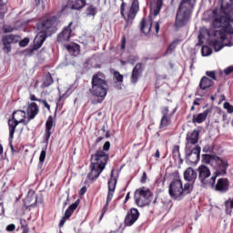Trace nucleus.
<instances>
[{"instance_id": "nucleus-53", "label": "nucleus", "mask_w": 233, "mask_h": 233, "mask_svg": "<svg viewBox=\"0 0 233 233\" xmlns=\"http://www.w3.org/2000/svg\"><path fill=\"white\" fill-rule=\"evenodd\" d=\"M86 193V187H83L80 189L79 194H80V196H84Z\"/></svg>"}, {"instance_id": "nucleus-64", "label": "nucleus", "mask_w": 233, "mask_h": 233, "mask_svg": "<svg viewBox=\"0 0 233 233\" xmlns=\"http://www.w3.org/2000/svg\"><path fill=\"white\" fill-rule=\"evenodd\" d=\"M22 233H28V228H24Z\"/></svg>"}, {"instance_id": "nucleus-60", "label": "nucleus", "mask_w": 233, "mask_h": 233, "mask_svg": "<svg viewBox=\"0 0 233 233\" xmlns=\"http://www.w3.org/2000/svg\"><path fill=\"white\" fill-rule=\"evenodd\" d=\"M3 156V146L0 144V159Z\"/></svg>"}, {"instance_id": "nucleus-20", "label": "nucleus", "mask_w": 233, "mask_h": 233, "mask_svg": "<svg viewBox=\"0 0 233 233\" xmlns=\"http://www.w3.org/2000/svg\"><path fill=\"white\" fill-rule=\"evenodd\" d=\"M199 139V132L194 130L193 132L187 134V144L186 146V148H190V145H196Z\"/></svg>"}, {"instance_id": "nucleus-17", "label": "nucleus", "mask_w": 233, "mask_h": 233, "mask_svg": "<svg viewBox=\"0 0 233 233\" xmlns=\"http://www.w3.org/2000/svg\"><path fill=\"white\" fill-rule=\"evenodd\" d=\"M228 187L229 182L228 178H219L215 186V190L225 194V192H228Z\"/></svg>"}, {"instance_id": "nucleus-16", "label": "nucleus", "mask_w": 233, "mask_h": 233, "mask_svg": "<svg viewBox=\"0 0 233 233\" xmlns=\"http://www.w3.org/2000/svg\"><path fill=\"white\" fill-rule=\"evenodd\" d=\"M70 26H72V22L58 35V43H66V41H69L70 35H72V28Z\"/></svg>"}, {"instance_id": "nucleus-30", "label": "nucleus", "mask_w": 233, "mask_h": 233, "mask_svg": "<svg viewBox=\"0 0 233 233\" xmlns=\"http://www.w3.org/2000/svg\"><path fill=\"white\" fill-rule=\"evenodd\" d=\"M139 70H141V64H137L132 72L131 76V83H137V79H139Z\"/></svg>"}, {"instance_id": "nucleus-42", "label": "nucleus", "mask_w": 233, "mask_h": 233, "mask_svg": "<svg viewBox=\"0 0 233 233\" xmlns=\"http://www.w3.org/2000/svg\"><path fill=\"white\" fill-rule=\"evenodd\" d=\"M3 32L4 34H10V32H14V27H12L11 25H4Z\"/></svg>"}, {"instance_id": "nucleus-43", "label": "nucleus", "mask_w": 233, "mask_h": 233, "mask_svg": "<svg viewBox=\"0 0 233 233\" xmlns=\"http://www.w3.org/2000/svg\"><path fill=\"white\" fill-rule=\"evenodd\" d=\"M206 75L208 77H211V79L216 80V71H207Z\"/></svg>"}, {"instance_id": "nucleus-24", "label": "nucleus", "mask_w": 233, "mask_h": 233, "mask_svg": "<svg viewBox=\"0 0 233 233\" xmlns=\"http://www.w3.org/2000/svg\"><path fill=\"white\" fill-rule=\"evenodd\" d=\"M138 8H139V2L137 0H133L131 8L127 15L128 21H130V19L132 20L136 17V14H137Z\"/></svg>"}, {"instance_id": "nucleus-23", "label": "nucleus", "mask_w": 233, "mask_h": 233, "mask_svg": "<svg viewBox=\"0 0 233 233\" xmlns=\"http://www.w3.org/2000/svg\"><path fill=\"white\" fill-rule=\"evenodd\" d=\"M54 127V119L52 116H48L46 122V139L48 141L50 139V136H52V127Z\"/></svg>"}, {"instance_id": "nucleus-45", "label": "nucleus", "mask_w": 233, "mask_h": 233, "mask_svg": "<svg viewBox=\"0 0 233 233\" xmlns=\"http://www.w3.org/2000/svg\"><path fill=\"white\" fill-rule=\"evenodd\" d=\"M174 50H176V43H173L168 46L167 54H171V52H174Z\"/></svg>"}, {"instance_id": "nucleus-41", "label": "nucleus", "mask_w": 233, "mask_h": 233, "mask_svg": "<svg viewBox=\"0 0 233 233\" xmlns=\"http://www.w3.org/2000/svg\"><path fill=\"white\" fill-rule=\"evenodd\" d=\"M114 77L118 81V83H123V75H120L119 72L116 71L114 73Z\"/></svg>"}, {"instance_id": "nucleus-12", "label": "nucleus", "mask_w": 233, "mask_h": 233, "mask_svg": "<svg viewBox=\"0 0 233 233\" xmlns=\"http://www.w3.org/2000/svg\"><path fill=\"white\" fill-rule=\"evenodd\" d=\"M186 156L189 163H198L201 156V147L198 146L193 149H190V147H186Z\"/></svg>"}, {"instance_id": "nucleus-51", "label": "nucleus", "mask_w": 233, "mask_h": 233, "mask_svg": "<svg viewBox=\"0 0 233 233\" xmlns=\"http://www.w3.org/2000/svg\"><path fill=\"white\" fill-rule=\"evenodd\" d=\"M203 37H204L203 31H200L198 35V41L199 43H201V45H203Z\"/></svg>"}, {"instance_id": "nucleus-63", "label": "nucleus", "mask_w": 233, "mask_h": 233, "mask_svg": "<svg viewBox=\"0 0 233 233\" xmlns=\"http://www.w3.org/2000/svg\"><path fill=\"white\" fill-rule=\"evenodd\" d=\"M100 141H103V137H99L97 139H96V143H100Z\"/></svg>"}, {"instance_id": "nucleus-14", "label": "nucleus", "mask_w": 233, "mask_h": 233, "mask_svg": "<svg viewBox=\"0 0 233 233\" xmlns=\"http://www.w3.org/2000/svg\"><path fill=\"white\" fill-rule=\"evenodd\" d=\"M139 218V211L137 208H132L130 212L127 213L125 218V223L127 227H132Z\"/></svg>"}, {"instance_id": "nucleus-49", "label": "nucleus", "mask_w": 233, "mask_h": 233, "mask_svg": "<svg viewBox=\"0 0 233 233\" xmlns=\"http://www.w3.org/2000/svg\"><path fill=\"white\" fill-rule=\"evenodd\" d=\"M163 117H168V107H164L162 109Z\"/></svg>"}, {"instance_id": "nucleus-54", "label": "nucleus", "mask_w": 233, "mask_h": 233, "mask_svg": "<svg viewBox=\"0 0 233 233\" xmlns=\"http://www.w3.org/2000/svg\"><path fill=\"white\" fill-rule=\"evenodd\" d=\"M42 103L44 104L46 108H47V110H50V105H48V103L46 101L43 100Z\"/></svg>"}, {"instance_id": "nucleus-39", "label": "nucleus", "mask_w": 233, "mask_h": 233, "mask_svg": "<svg viewBox=\"0 0 233 233\" xmlns=\"http://www.w3.org/2000/svg\"><path fill=\"white\" fill-rule=\"evenodd\" d=\"M67 49L69 52H73V54H79V46L75 45V46H68Z\"/></svg>"}, {"instance_id": "nucleus-40", "label": "nucleus", "mask_w": 233, "mask_h": 233, "mask_svg": "<svg viewBox=\"0 0 233 233\" xmlns=\"http://www.w3.org/2000/svg\"><path fill=\"white\" fill-rule=\"evenodd\" d=\"M224 108H226V110L228 112V114L233 113V106H232V105H230V103H228V102L224 103Z\"/></svg>"}, {"instance_id": "nucleus-7", "label": "nucleus", "mask_w": 233, "mask_h": 233, "mask_svg": "<svg viewBox=\"0 0 233 233\" xmlns=\"http://www.w3.org/2000/svg\"><path fill=\"white\" fill-rule=\"evenodd\" d=\"M198 179L203 187H214L216 184V179L218 177V173L210 177V168L208 167L202 165L198 167Z\"/></svg>"}, {"instance_id": "nucleus-38", "label": "nucleus", "mask_w": 233, "mask_h": 233, "mask_svg": "<svg viewBox=\"0 0 233 233\" xmlns=\"http://www.w3.org/2000/svg\"><path fill=\"white\" fill-rule=\"evenodd\" d=\"M225 207H226V212L227 214H230V212H232V210H230L231 208H233L232 207V202H231V198L228 199L225 202Z\"/></svg>"}, {"instance_id": "nucleus-4", "label": "nucleus", "mask_w": 233, "mask_h": 233, "mask_svg": "<svg viewBox=\"0 0 233 233\" xmlns=\"http://www.w3.org/2000/svg\"><path fill=\"white\" fill-rule=\"evenodd\" d=\"M106 163H108V154L103 150L96 151V153L91 157V171L87 175L88 178L91 179V181L97 179L101 175V172L105 170Z\"/></svg>"}, {"instance_id": "nucleus-62", "label": "nucleus", "mask_w": 233, "mask_h": 233, "mask_svg": "<svg viewBox=\"0 0 233 233\" xmlns=\"http://www.w3.org/2000/svg\"><path fill=\"white\" fill-rule=\"evenodd\" d=\"M168 205H170V203L167 202V205L164 207L165 210H168Z\"/></svg>"}, {"instance_id": "nucleus-34", "label": "nucleus", "mask_w": 233, "mask_h": 233, "mask_svg": "<svg viewBox=\"0 0 233 233\" xmlns=\"http://www.w3.org/2000/svg\"><path fill=\"white\" fill-rule=\"evenodd\" d=\"M54 83V80L52 79V76L47 75L46 78L44 79V82L42 84L43 88H46V86H50Z\"/></svg>"}, {"instance_id": "nucleus-58", "label": "nucleus", "mask_w": 233, "mask_h": 233, "mask_svg": "<svg viewBox=\"0 0 233 233\" xmlns=\"http://www.w3.org/2000/svg\"><path fill=\"white\" fill-rule=\"evenodd\" d=\"M128 199H130V193L127 194L125 203H127V201H128Z\"/></svg>"}, {"instance_id": "nucleus-36", "label": "nucleus", "mask_w": 233, "mask_h": 233, "mask_svg": "<svg viewBox=\"0 0 233 233\" xmlns=\"http://www.w3.org/2000/svg\"><path fill=\"white\" fill-rule=\"evenodd\" d=\"M170 125V117L163 116L160 121V128H165V127H168Z\"/></svg>"}, {"instance_id": "nucleus-61", "label": "nucleus", "mask_w": 233, "mask_h": 233, "mask_svg": "<svg viewBox=\"0 0 233 233\" xmlns=\"http://www.w3.org/2000/svg\"><path fill=\"white\" fill-rule=\"evenodd\" d=\"M193 105H194V106L199 105V99H196V100L193 102Z\"/></svg>"}, {"instance_id": "nucleus-35", "label": "nucleus", "mask_w": 233, "mask_h": 233, "mask_svg": "<svg viewBox=\"0 0 233 233\" xmlns=\"http://www.w3.org/2000/svg\"><path fill=\"white\" fill-rule=\"evenodd\" d=\"M201 52L204 57H207L212 55V49L207 46H202Z\"/></svg>"}, {"instance_id": "nucleus-37", "label": "nucleus", "mask_w": 233, "mask_h": 233, "mask_svg": "<svg viewBox=\"0 0 233 233\" xmlns=\"http://www.w3.org/2000/svg\"><path fill=\"white\" fill-rule=\"evenodd\" d=\"M46 158V150H42L39 157V167H43V163H45V159Z\"/></svg>"}, {"instance_id": "nucleus-48", "label": "nucleus", "mask_w": 233, "mask_h": 233, "mask_svg": "<svg viewBox=\"0 0 233 233\" xmlns=\"http://www.w3.org/2000/svg\"><path fill=\"white\" fill-rule=\"evenodd\" d=\"M7 232H13V230H15V225L10 224L6 227Z\"/></svg>"}, {"instance_id": "nucleus-9", "label": "nucleus", "mask_w": 233, "mask_h": 233, "mask_svg": "<svg viewBox=\"0 0 233 233\" xmlns=\"http://www.w3.org/2000/svg\"><path fill=\"white\" fill-rule=\"evenodd\" d=\"M190 15H192V11L188 9H185L183 7H178V11L176 16L175 25L177 28H181V26H185L190 19Z\"/></svg>"}, {"instance_id": "nucleus-27", "label": "nucleus", "mask_w": 233, "mask_h": 233, "mask_svg": "<svg viewBox=\"0 0 233 233\" xmlns=\"http://www.w3.org/2000/svg\"><path fill=\"white\" fill-rule=\"evenodd\" d=\"M194 5H196V0H182L179 7L192 12L194 10Z\"/></svg>"}, {"instance_id": "nucleus-46", "label": "nucleus", "mask_w": 233, "mask_h": 233, "mask_svg": "<svg viewBox=\"0 0 233 233\" xmlns=\"http://www.w3.org/2000/svg\"><path fill=\"white\" fill-rule=\"evenodd\" d=\"M28 43H30V39L28 38H24L22 41H20L19 45L20 46H26V45H28Z\"/></svg>"}, {"instance_id": "nucleus-47", "label": "nucleus", "mask_w": 233, "mask_h": 233, "mask_svg": "<svg viewBox=\"0 0 233 233\" xmlns=\"http://www.w3.org/2000/svg\"><path fill=\"white\" fill-rule=\"evenodd\" d=\"M103 150H105L106 152H108V150H110V142L106 141L104 146H103Z\"/></svg>"}, {"instance_id": "nucleus-8", "label": "nucleus", "mask_w": 233, "mask_h": 233, "mask_svg": "<svg viewBox=\"0 0 233 233\" xmlns=\"http://www.w3.org/2000/svg\"><path fill=\"white\" fill-rule=\"evenodd\" d=\"M135 201L137 207H147L152 201V192L147 187L135 191Z\"/></svg>"}, {"instance_id": "nucleus-11", "label": "nucleus", "mask_w": 233, "mask_h": 233, "mask_svg": "<svg viewBox=\"0 0 233 233\" xmlns=\"http://www.w3.org/2000/svg\"><path fill=\"white\" fill-rule=\"evenodd\" d=\"M2 43L4 45L3 50L5 54H10L12 52V45L19 43V35H7L2 37Z\"/></svg>"}, {"instance_id": "nucleus-18", "label": "nucleus", "mask_w": 233, "mask_h": 233, "mask_svg": "<svg viewBox=\"0 0 233 233\" xmlns=\"http://www.w3.org/2000/svg\"><path fill=\"white\" fill-rule=\"evenodd\" d=\"M77 207H79V200H76L75 203H73L69 207V208L66 209V211L65 213V218H62L59 222V227H63L65 225V222L66 221V219H68V218H70L72 216V214L74 213V210H76V208H77Z\"/></svg>"}, {"instance_id": "nucleus-50", "label": "nucleus", "mask_w": 233, "mask_h": 233, "mask_svg": "<svg viewBox=\"0 0 233 233\" xmlns=\"http://www.w3.org/2000/svg\"><path fill=\"white\" fill-rule=\"evenodd\" d=\"M127 46V38L125 36L122 37V44H121V48L122 50H125Z\"/></svg>"}, {"instance_id": "nucleus-44", "label": "nucleus", "mask_w": 233, "mask_h": 233, "mask_svg": "<svg viewBox=\"0 0 233 233\" xmlns=\"http://www.w3.org/2000/svg\"><path fill=\"white\" fill-rule=\"evenodd\" d=\"M233 72V66H230L228 67H227L226 69H224V74H226V76H230V74H232Z\"/></svg>"}, {"instance_id": "nucleus-28", "label": "nucleus", "mask_w": 233, "mask_h": 233, "mask_svg": "<svg viewBox=\"0 0 233 233\" xmlns=\"http://www.w3.org/2000/svg\"><path fill=\"white\" fill-rule=\"evenodd\" d=\"M86 17H91L94 19L96 15H97V7L96 5H90L86 9Z\"/></svg>"}, {"instance_id": "nucleus-25", "label": "nucleus", "mask_w": 233, "mask_h": 233, "mask_svg": "<svg viewBox=\"0 0 233 233\" xmlns=\"http://www.w3.org/2000/svg\"><path fill=\"white\" fill-rule=\"evenodd\" d=\"M25 202L28 207H32L37 203V196L35 193H34V191H29L27 197L25 199Z\"/></svg>"}, {"instance_id": "nucleus-31", "label": "nucleus", "mask_w": 233, "mask_h": 233, "mask_svg": "<svg viewBox=\"0 0 233 233\" xmlns=\"http://www.w3.org/2000/svg\"><path fill=\"white\" fill-rule=\"evenodd\" d=\"M161 6H163V0H157V4L151 5V12H153L154 15H157L159 14Z\"/></svg>"}, {"instance_id": "nucleus-26", "label": "nucleus", "mask_w": 233, "mask_h": 233, "mask_svg": "<svg viewBox=\"0 0 233 233\" xmlns=\"http://www.w3.org/2000/svg\"><path fill=\"white\" fill-rule=\"evenodd\" d=\"M212 85H214V81H212V79H210L207 76H203L199 83V86H200L201 90H207V88H210V86H212Z\"/></svg>"}, {"instance_id": "nucleus-33", "label": "nucleus", "mask_w": 233, "mask_h": 233, "mask_svg": "<svg viewBox=\"0 0 233 233\" xmlns=\"http://www.w3.org/2000/svg\"><path fill=\"white\" fill-rule=\"evenodd\" d=\"M194 189V186L190 183H186L183 187V198H185V194H190Z\"/></svg>"}, {"instance_id": "nucleus-59", "label": "nucleus", "mask_w": 233, "mask_h": 233, "mask_svg": "<svg viewBox=\"0 0 233 233\" xmlns=\"http://www.w3.org/2000/svg\"><path fill=\"white\" fill-rule=\"evenodd\" d=\"M31 101H37V98H35V96L31 95L30 96Z\"/></svg>"}, {"instance_id": "nucleus-29", "label": "nucleus", "mask_w": 233, "mask_h": 233, "mask_svg": "<svg viewBox=\"0 0 233 233\" xmlns=\"http://www.w3.org/2000/svg\"><path fill=\"white\" fill-rule=\"evenodd\" d=\"M210 110L207 109L203 113L198 114L197 116L193 117V123H203L207 116H208Z\"/></svg>"}, {"instance_id": "nucleus-3", "label": "nucleus", "mask_w": 233, "mask_h": 233, "mask_svg": "<svg viewBox=\"0 0 233 233\" xmlns=\"http://www.w3.org/2000/svg\"><path fill=\"white\" fill-rule=\"evenodd\" d=\"M56 16H51L36 25L38 34L34 40L35 48H41V46H43V43H45V39H46V34H51V32H54V28H56Z\"/></svg>"}, {"instance_id": "nucleus-22", "label": "nucleus", "mask_w": 233, "mask_h": 233, "mask_svg": "<svg viewBox=\"0 0 233 233\" xmlns=\"http://www.w3.org/2000/svg\"><path fill=\"white\" fill-rule=\"evenodd\" d=\"M37 112H39V109L37 108V104L34 102L31 103L27 107V120L30 121V119H34Z\"/></svg>"}, {"instance_id": "nucleus-13", "label": "nucleus", "mask_w": 233, "mask_h": 233, "mask_svg": "<svg viewBox=\"0 0 233 233\" xmlns=\"http://www.w3.org/2000/svg\"><path fill=\"white\" fill-rule=\"evenodd\" d=\"M116 185H117V179L114 177V171L111 172V178L108 181V194L106 199V205L110 203L112 198H114V191L116 190Z\"/></svg>"}, {"instance_id": "nucleus-19", "label": "nucleus", "mask_w": 233, "mask_h": 233, "mask_svg": "<svg viewBox=\"0 0 233 233\" xmlns=\"http://www.w3.org/2000/svg\"><path fill=\"white\" fill-rule=\"evenodd\" d=\"M140 30L145 34V35H148L152 30V18L142 19L140 23Z\"/></svg>"}, {"instance_id": "nucleus-6", "label": "nucleus", "mask_w": 233, "mask_h": 233, "mask_svg": "<svg viewBox=\"0 0 233 233\" xmlns=\"http://www.w3.org/2000/svg\"><path fill=\"white\" fill-rule=\"evenodd\" d=\"M25 117H26V112H25V110H17L13 113V118L8 120L10 139H14V134L19 123H24V125H28L29 120L28 119L25 120Z\"/></svg>"}, {"instance_id": "nucleus-21", "label": "nucleus", "mask_w": 233, "mask_h": 233, "mask_svg": "<svg viewBox=\"0 0 233 233\" xmlns=\"http://www.w3.org/2000/svg\"><path fill=\"white\" fill-rule=\"evenodd\" d=\"M184 179L186 181H189L190 183H195L196 179H198V173L192 167H188L184 172Z\"/></svg>"}, {"instance_id": "nucleus-32", "label": "nucleus", "mask_w": 233, "mask_h": 233, "mask_svg": "<svg viewBox=\"0 0 233 233\" xmlns=\"http://www.w3.org/2000/svg\"><path fill=\"white\" fill-rule=\"evenodd\" d=\"M6 0H0V19L6 14Z\"/></svg>"}, {"instance_id": "nucleus-15", "label": "nucleus", "mask_w": 233, "mask_h": 233, "mask_svg": "<svg viewBox=\"0 0 233 233\" xmlns=\"http://www.w3.org/2000/svg\"><path fill=\"white\" fill-rule=\"evenodd\" d=\"M86 5L85 0H76L75 2H68L67 5L63 8L64 12H68L69 10H81Z\"/></svg>"}, {"instance_id": "nucleus-2", "label": "nucleus", "mask_w": 233, "mask_h": 233, "mask_svg": "<svg viewBox=\"0 0 233 233\" xmlns=\"http://www.w3.org/2000/svg\"><path fill=\"white\" fill-rule=\"evenodd\" d=\"M92 87L90 92L94 97H97V103H103L106 97L108 90V84L106 83V76L102 72L95 74L92 77Z\"/></svg>"}, {"instance_id": "nucleus-1", "label": "nucleus", "mask_w": 233, "mask_h": 233, "mask_svg": "<svg viewBox=\"0 0 233 233\" xmlns=\"http://www.w3.org/2000/svg\"><path fill=\"white\" fill-rule=\"evenodd\" d=\"M221 15H218L217 10H208L205 13V17L208 21H213L215 28H222L214 33L216 39L212 43L215 52H219L225 46H232V42L227 43V34H233V27L230 22L233 21V0H221L220 1Z\"/></svg>"}, {"instance_id": "nucleus-57", "label": "nucleus", "mask_w": 233, "mask_h": 233, "mask_svg": "<svg viewBox=\"0 0 233 233\" xmlns=\"http://www.w3.org/2000/svg\"><path fill=\"white\" fill-rule=\"evenodd\" d=\"M123 6H125V4H122V5H121V15H122L123 17L125 18V13H124Z\"/></svg>"}, {"instance_id": "nucleus-10", "label": "nucleus", "mask_w": 233, "mask_h": 233, "mask_svg": "<svg viewBox=\"0 0 233 233\" xmlns=\"http://www.w3.org/2000/svg\"><path fill=\"white\" fill-rule=\"evenodd\" d=\"M169 196L174 199H183V182L175 179L169 185Z\"/></svg>"}, {"instance_id": "nucleus-52", "label": "nucleus", "mask_w": 233, "mask_h": 233, "mask_svg": "<svg viewBox=\"0 0 233 233\" xmlns=\"http://www.w3.org/2000/svg\"><path fill=\"white\" fill-rule=\"evenodd\" d=\"M141 183H147V173L144 172L141 177Z\"/></svg>"}, {"instance_id": "nucleus-56", "label": "nucleus", "mask_w": 233, "mask_h": 233, "mask_svg": "<svg viewBox=\"0 0 233 233\" xmlns=\"http://www.w3.org/2000/svg\"><path fill=\"white\" fill-rule=\"evenodd\" d=\"M159 156H161V154L159 153V149H157L155 153V157L159 158Z\"/></svg>"}, {"instance_id": "nucleus-5", "label": "nucleus", "mask_w": 233, "mask_h": 233, "mask_svg": "<svg viewBox=\"0 0 233 233\" xmlns=\"http://www.w3.org/2000/svg\"><path fill=\"white\" fill-rule=\"evenodd\" d=\"M203 163H207L208 165L215 167L217 170V176H225L227 174L228 162H227V160H223L219 157L203 155Z\"/></svg>"}, {"instance_id": "nucleus-55", "label": "nucleus", "mask_w": 233, "mask_h": 233, "mask_svg": "<svg viewBox=\"0 0 233 233\" xmlns=\"http://www.w3.org/2000/svg\"><path fill=\"white\" fill-rule=\"evenodd\" d=\"M155 30L157 32V34L159 32V22H157L155 25Z\"/></svg>"}]
</instances>
